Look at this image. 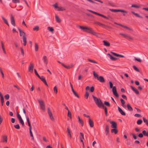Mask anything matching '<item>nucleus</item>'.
Masks as SVG:
<instances>
[{
  "label": "nucleus",
  "instance_id": "obj_52",
  "mask_svg": "<svg viewBox=\"0 0 148 148\" xmlns=\"http://www.w3.org/2000/svg\"><path fill=\"white\" fill-rule=\"evenodd\" d=\"M58 4L57 3H55L53 5V7L56 8H58Z\"/></svg>",
  "mask_w": 148,
  "mask_h": 148
},
{
  "label": "nucleus",
  "instance_id": "obj_62",
  "mask_svg": "<svg viewBox=\"0 0 148 148\" xmlns=\"http://www.w3.org/2000/svg\"><path fill=\"white\" fill-rule=\"evenodd\" d=\"M138 136L140 138H142L143 136V134H142V133H140L138 134Z\"/></svg>",
  "mask_w": 148,
  "mask_h": 148
},
{
  "label": "nucleus",
  "instance_id": "obj_37",
  "mask_svg": "<svg viewBox=\"0 0 148 148\" xmlns=\"http://www.w3.org/2000/svg\"><path fill=\"white\" fill-rule=\"evenodd\" d=\"M127 106L128 110L130 111L132 110V108L130 105L127 104Z\"/></svg>",
  "mask_w": 148,
  "mask_h": 148
},
{
  "label": "nucleus",
  "instance_id": "obj_57",
  "mask_svg": "<svg viewBox=\"0 0 148 148\" xmlns=\"http://www.w3.org/2000/svg\"><path fill=\"white\" fill-rule=\"evenodd\" d=\"M21 51V54L23 56H24V52L23 51V50L22 48L21 47L20 48Z\"/></svg>",
  "mask_w": 148,
  "mask_h": 148
},
{
  "label": "nucleus",
  "instance_id": "obj_53",
  "mask_svg": "<svg viewBox=\"0 0 148 148\" xmlns=\"http://www.w3.org/2000/svg\"><path fill=\"white\" fill-rule=\"evenodd\" d=\"M109 83L110 85V88H113V87L112 83L111 82H109Z\"/></svg>",
  "mask_w": 148,
  "mask_h": 148
},
{
  "label": "nucleus",
  "instance_id": "obj_42",
  "mask_svg": "<svg viewBox=\"0 0 148 148\" xmlns=\"http://www.w3.org/2000/svg\"><path fill=\"white\" fill-rule=\"evenodd\" d=\"M53 91L56 94L58 92L56 86H55L53 88Z\"/></svg>",
  "mask_w": 148,
  "mask_h": 148
},
{
  "label": "nucleus",
  "instance_id": "obj_39",
  "mask_svg": "<svg viewBox=\"0 0 148 148\" xmlns=\"http://www.w3.org/2000/svg\"><path fill=\"white\" fill-rule=\"evenodd\" d=\"M142 122H143V121L139 119V120H138L137 121V124L138 125H140L142 123Z\"/></svg>",
  "mask_w": 148,
  "mask_h": 148
},
{
  "label": "nucleus",
  "instance_id": "obj_35",
  "mask_svg": "<svg viewBox=\"0 0 148 148\" xmlns=\"http://www.w3.org/2000/svg\"><path fill=\"white\" fill-rule=\"evenodd\" d=\"M23 45L24 46H25L26 45V37H23Z\"/></svg>",
  "mask_w": 148,
  "mask_h": 148
},
{
  "label": "nucleus",
  "instance_id": "obj_59",
  "mask_svg": "<svg viewBox=\"0 0 148 148\" xmlns=\"http://www.w3.org/2000/svg\"><path fill=\"white\" fill-rule=\"evenodd\" d=\"M112 91L113 92L116 91V88L115 86H114L113 87Z\"/></svg>",
  "mask_w": 148,
  "mask_h": 148
},
{
  "label": "nucleus",
  "instance_id": "obj_21",
  "mask_svg": "<svg viewBox=\"0 0 148 148\" xmlns=\"http://www.w3.org/2000/svg\"><path fill=\"white\" fill-rule=\"evenodd\" d=\"M131 89L132 90L135 92L136 94H138L139 93V92L137 90L136 88H135L133 86H130Z\"/></svg>",
  "mask_w": 148,
  "mask_h": 148
},
{
  "label": "nucleus",
  "instance_id": "obj_1",
  "mask_svg": "<svg viewBox=\"0 0 148 148\" xmlns=\"http://www.w3.org/2000/svg\"><path fill=\"white\" fill-rule=\"evenodd\" d=\"M77 27L79 28L84 32L90 34L97 37L99 36V33L95 32L94 30L90 27L79 25H77Z\"/></svg>",
  "mask_w": 148,
  "mask_h": 148
},
{
  "label": "nucleus",
  "instance_id": "obj_45",
  "mask_svg": "<svg viewBox=\"0 0 148 148\" xmlns=\"http://www.w3.org/2000/svg\"><path fill=\"white\" fill-rule=\"evenodd\" d=\"M17 117L19 120L21 119L22 118L20 115L18 114V113L17 112Z\"/></svg>",
  "mask_w": 148,
  "mask_h": 148
},
{
  "label": "nucleus",
  "instance_id": "obj_12",
  "mask_svg": "<svg viewBox=\"0 0 148 148\" xmlns=\"http://www.w3.org/2000/svg\"><path fill=\"white\" fill-rule=\"evenodd\" d=\"M88 123L91 127H92L94 126V122L90 118L88 119Z\"/></svg>",
  "mask_w": 148,
  "mask_h": 148
},
{
  "label": "nucleus",
  "instance_id": "obj_47",
  "mask_svg": "<svg viewBox=\"0 0 148 148\" xmlns=\"http://www.w3.org/2000/svg\"><path fill=\"white\" fill-rule=\"evenodd\" d=\"M39 27L38 26H36L33 28V30L34 31H38L39 30Z\"/></svg>",
  "mask_w": 148,
  "mask_h": 148
},
{
  "label": "nucleus",
  "instance_id": "obj_32",
  "mask_svg": "<svg viewBox=\"0 0 148 148\" xmlns=\"http://www.w3.org/2000/svg\"><path fill=\"white\" fill-rule=\"evenodd\" d=\"M38 47L37 43L36 42L35 43V50L36 51L38 50Z\"/></svg>",
  "mask_w": 148,
  "mask_h": 148
},
{
  "label": "nucleus",
  "instance_id": "obj_43",
  "mask_svg": "<svg viewBox=\"0 0 148 148\" xmlns=\"http://www.w3.org/2000/svg\"><path fill=\"white\" fill-rule=\"evenodd\" d=\"M133 67L135 71H136L137 72H139V70L137 68V67L135 66H133Z\"/></svg>",
  "mask_w": 148,
  "mask_h": 148
},
{
  "label": "nucleus",
  "instance_id": "obj_25",
  "mask_svg": "<svg viewBox=\"0 0 148 148\" xmlns=\"http://www.w3.org/2000/svg\"><path fill=\"white\" fill-rule=\"evenodd\" d=\"M1 18H2V19H3V20L4 23L5 24H6V25H7L8 26H9V24L8 23V22L7 21V20L6 19H5L3 16H1Z\"/></svg>",
  "mask_w": 148,
  "mask_h": 148
},
{
  "label": "nucleus",
  "instance_id": "obj_15",
  "mask_svg": "<svg viewBox=\"0 0 148 148\" xmlns=\"http://www.w3.org/2000/svg\"><path fill=\"white\" fill-rule=\"evenodd\" d=\"M19 31L20 35L21 36H23V37H26L25 36V33L23 31H21L20 29H18Z\"/></svg>",
  "mask_w": 148,
  "mask_h": 148
},
{
  "label": "nucleus",
  "instance_id": "obj_11",
  "mask_svg": "<svg viewBox=\"0 0 148 148\" xmlns=\"http://www.w3.org/2000/svg\"><path fill=\"white\" fill-rule=\"evenodd\" d=\"M42 60L43 62L46 65H47L48 64V59L47 57L46 56H44L42 58Z\"/></svg>",
  "mask_w": 148,
  "mask_h": 148
},
{
  "label": "nucleus",
  "instance_id": "obj_19",
  "mask_svg": "<svg viewBox=\"0 0 148 148\" xmlns=\"http://www.w3.org/2000/svg\"><path fill=\"white\" fill-rule=\"evenodd\" d=\"M103 45L104 46L109 47L110 45V43L108 42L106 40H103Z\"/></svg>",
  "mask_w": 148,
  "mask_h": 148
},
{
  "label": "nucleus",
  "instance_id": "obj_60",
  "mask_svg": "<svg viewBox=\"0 0 148 148\" xmlns=\"http://www.w3.org/2000/svg\"><path fill=\"white\" fill-rule=\"evenodd\" d=\"M134 60H135L139 62H141V60L140 58H135Z\"/></svg>",
  "mask_w": 148,
  "mask_h": 148
},
{
  "label": "nucleus",
  "instance_id": "obj_46",
  "mask_svg": "<svg viewBox=\"0 0 148 148\" xmlns=\"http://www.w3.org/2000/svg\"><path fill=\"white\" fill-rule=\"evenodd\" d=\"M14 127L16 129H19L20 128V126L19 124H17L16 125H14Z\"/></svg>",
  "mask_w": 148,
  "mask_h": 148
},
{
  "label": "nucleus",
  "instance_id": "obj_16",
  "mask_svg": "<svg viewBox=\"0 0 148 148\" xmlns=\"http://www.w3.org/2000/svg\"><path fill=\"white\" fill-rule=\"evenodd\" d=\"M95 24H97L100 26L105 27L106 26V25L104 24H102L98 22H95L94 23Z\"/></svg>",
  "mask_w": 148,
  "mask_h": 148
},
{
  "label": "nucleus",
  "instance_id": "obj_13",
  "mask_svg": "<svg viewBox=\"0 0 148 148\" xmlns=\"http://www.w3.org/2000/svg\"><path fill=\"white\" fill-rule=\"evenodd\" d=\"M109 127L108 125H106L105 129V133L106 135H107L109 132Z\"/></svg>",
  "mask_w": 148,
  "mask_h": 148
},
{
  "label": "nucleus",
  "instance_id": "obj_31",
  "mask_svg": "<svg viewBox=\"0 0 148 148\" xmlns=\"http://www.w3.org/2000/svg\"><path fill=\"white\" fill-rule=\"evenodd\" d=\"M67 132L68 133L67 135L68 136H69V137L71 138V135L70 133V131L68 127L67 128Z\"/></svg>",
  "mask_w": 148,
  "mask_h": 148
},
{
  "label": "nucleus",
  "instance_id": "obj_14",
  "mask_svg": "<svg viewBox=\"0 0 148 148\" xmlns=\"http://www.w3.org/2000/svg\"><path fill=\"white\" fill-rule=\"evenodd\" d=\"M97 79L101 83H103L105 82L104 78L102 76L99 77Z\"/></svg>",
  "mask_w": 148,
  "mask_h": 148
},
{
  "label": "nucleus",
  "instance_id": "obj_23",
  "mask_svg": "<svg viewBox=\"0 0 148 148\" xmlns=\"http://www.w3.org/2000/svg\"><path fill=\"white\" fill-rule=\"evenodd\" d=\"M131 12L137 17L141 18H143V17L141 16L140 15L138 14L137 13H136L134 12L133 11Z\"/></svg>",
  "mask_w": 148,
  "mask_h": 148
},
{
  "label": "nucleus",
  "instance_id": "obj_33",
  "mask_svg": "<svg viewBox=\"0 0 148 148\" xmlns=\"http://www.w3.org/2000/svg\"><path fill=\"white\" fill-rule=\"evenodd\" d=\"M1 47H2V49H3V52L5 53H6V52H5V48L4 47V46L3 42L2 41H1Z\"/></svg>",
  "mask_w": 148,
  "mask_h": 148
},
{
  "label": "nucleus",
  "instance_id": "obj_63",
  "mask_svg": "<svg viewBox=\"0 0 148 148\" xmlns=\"http://www.w3.org/2000/svg\"><path fill=\"white\" fill-rule=\"evenodd\" d=\"M104 104L106 106H110V104L109 102H104Z\"/></svg>",
  "mask_w": 148,
  "mask_h": 148
},
{
  "label": "nucleus",
  "instance_id": "obj_6",
  "mask_svg": "<svg viewBox=\"0 0 148 148\" xmlns=\"http://www.w3.org/2000/svg\"><path fill=\"white\" fill-rule=\"evenodd\" d=\"M47 110L50 119L52 120H54V119L53 116V114L50 110L49 108H48Z\"/></svg>",
  "mask_w": 148,
  "mask_h": 148
},
{
  "label": "nucleus",
  "instance_id": "obj_34",
  "mask_svg": "<svg viewBox=\"0 0 148 148\" xmlns=\"http://www.w3.org/2000/svg\"><path fill=\"white\" fill-rule=\"evenodd\" d=\"M88 60L90 62L92 63H94V64H97V62H96V61L93 60H92L91 59H90L89 58L88 59Z\"/></svg>",
  "mask_w": 148,
  "mask_h": 148
},
{
  "label": "nucleus",
  "instance_id": "obj_2",
  "mask_svg": "<svg viewBox=\"0 0 148 148\" xmlns=\"http://www.w3.org/2000/svg\"><path fill=\"white\" fill-rule=\"evenodd\" d=\"M110 10L113 12H121L124 13H127V11L120 9H110Z\"/></svg>",
  "mask_w": 148,
  "mask_h": 148
},
{
  "label": "nucleus",
  "instance_id": "obj_27",
  "mask_svg": "<svg viewBox=\"0 0 148 148\" xmlns=\"http://www.w3.org/2000/svg\"><path fill=\"white\" fill-rule=\"evenodd\" d=\"M3 142L7 143V136H3Z\"/></svg>",
  "mask_w": 148,
  "mask_h": 148
},
{
  "label": "nucleus",
  "instance_id": "obj_55",
  "mask_svg": "<svg viewBox=\"0 0 148 148\" xmlns=\"http://www.w3.org/2000/svg\"><path fill=\"white\" fill-rule=\"evenodd\" d=\"M113 95L116 97H118L119 95L117 94L116 91L113 92Z\"/></svg>",
  "mask_w": 148,
  "mask_h": 148
},
{
  "label": "nucleus",
  "instance_id": "obj_28",
  "mask_svg": "<svg viewBox=\"0 0 148 148\" xmlns=\"http://www.w3.org/2000/svg\"><path fill=\"white\" fill-rule=\"evenodd\" d=\"M116 128H114L111 130V132L112 133H114L115 134L117 133L118 131L116 129Z\"/></svg>",
  "mask_w": 148,
  "mask_h": 148
},
{
  "label": "nucleus",
  "instance_id": "obj_44",
  "mask_svg": "<svg viewBox=\"0 0 148 148\" xmlns=\"http://www.w3.org/2000/svg\"><path fill=\"white\" fill-rule=\"evenodd\" d=\"M62 65L65 68L67 69H69L71 68L70 66H66L63 63H61Z\"/></svg>",
  "mask_w": 148,
  "mask_h": 148
},
{
  "label": "nucleus",
  "instance_id": "obj_36",
  "mask_svg": "<svg viewBox=\"0 0 148 148\" xmlns=\"http://www.w3.org/2000/svg\"><path fill=\"white\" fill-rule=\"evenodd\" d=\"M58 10L59 11H63L65 10V9L64 8L62 7H58Z\"/></svg>",
  "mask_w": 148,
  "mask_h": 148
},
{
  "label": "nucleus",
  "instance_id": "obj_49",
  "mask_svg": "<svg viewBox=\"0 0 148 148\" xmlns=\"http://www.w3.org/2000/svg\"><path fill=\"white\" fill-rule=\"evenodd\" d=\"M12 2L14 3H20V1L19 0H12Z\"/></svg>",
  "mask_w": 148,
  "mask_h": 148
},
{
  "label": "nucleus",
  "instance_id": "obj_54",
  "mask_svg": "<svg viewBox=\"0 0 148 148\" xmlns=\"http://www.w3.org/2000/svg\"><path fill=\"white\" fill-rule=\"evenodd\" d=\"M34 72H35V75H37V76L38 77H39V76H40L38 74V73L36 70V69H34Z\"/></svg>",
  "mask_w": 148,
  "mask_h": 148
},
{
  "label": "nucleus",
  "instance_id": "obj_9",
  "mask_svg": "<svg viewBox=\"0 0 148 148\" xmlns=\"http://www.w3.org/2000/svg\"><path fill=\"white\" fill-rule=\"evenodd\" d=\"M40 107V109L43 112L45 111V107L44 102H39Z\"/></svg>",
  "mask_w": 148,
  "mask_h": 148
},
{
  "label": "nucleus",
  "instance_id": "obj_26",
  "mask_svg": "<svg viewBox=\"0 0 148 148\" xmlns=\"http://www.w3.org/2000/svg\"><path fill=\"white\" fill-rule=\"evenodd\" d=\"M143 135L145 136L148 137V131L145 130H143L142 132Z\"/></svg>",
  "mask_w": 148,
  "mask_h": 148
},
{
  "label": "nucleus",
  "instance_id": "obj_61",
  "mask_svg": "<svg viewBox=\"0 0 148 148\" xmlns=\"http://www.w3.org/2000/svg\"><path fill=\"white\" fill-rule=\"evenodd\" d=\"M94 87L93 86H92L90 88V91L91 92H92L94 91Z\"/></svg>",
  "mask_w": 148,
  "mask_h": 148
},
{
  "label": "nucleus",
  "instance_id": "obj_38",
  "mask_svg": "<svg viewBox=\"0 0 148 148\" xmlns=\"http://www.w3.org/2000/svg\"><path fill=\"white\" fill-rule=\"evenodd\" d=\"M0 96L1 97V102H4V99L3 95L0 92Z\"/></svg>",
  "mask_w": 148,
  "mask_h": 148
},
{
  "label": "nucleus",
  "instance_id": "obj_41",
  "mask_svg": "<svg viewBox=\"0 0 148 148\" xmlns=\"http://www.w3.org/2000/svg\"><path fill=\"white\" fill-rule=\"evenodd\" d=\"M119 34L120 35H121L123 36L124 37H125V38H127V37H128V35L127 34H123L122 33H120Z\"/></svg>",
  "mask_w": 148,
  "mask_h": 148
},
{
  "label": "nucleus",
  "instance_id": "obj_24",
  "mask_svg": "<svg viewBox=\"0 0 148 148\" xmlns=\"http://www.w3.org/2000/svg\"><path fill=\"white\" fill-rule=\"evenodd\" d=\"M55 19L56 21L58 23H60L61 22V20L59 18L58 16L56 14L55 15Z\"/></svg>",
  "mask_w": 148,
  "mask_h": 148
},
{
  "label": "nucleus",
  "instance_id": "obj_56",
  "mask_svg": "<svg viewBox=\"0 0 148 148\" xmlns=\"http://www.w3.org/2000/svg\"><path fill=\"white\" fill-rule=\"evenodd\" d=\"M132 7H134L136 8H139V6L138 5H132Z\"/></svg>",
  "mask_w": 148,
  "mask_h": 148
},
{
  "label": "nucleus",
  "instance_id": "obj_22",
  "mask_svg": "<svg viewBox=\"0 0 148 148\" xmlns=\"http://www.w3.org/2000/svg\"><path fill=\"white\" fill-rule=\"evenodd\" d=\"M93 98L95 102H101L100 99H99L93 95H92Z\"/></svg>",
  "mask_w": 148,
  "mask_h": 148
},
{
  "label": "nucleus",
  "instance_id": "obj_3",
  "mask_svg": "<svg viewBox=\"0 0 148 148\" xmlns=\"http://www.w3.org/2000/svg\"><path fill=\"white\" fill-rule=\"evenodd\" d=\"M87 10L91 12H92V13L95 14H96V15H99V16H101L104 18H106L107 19H108V18L106 17V16H104V15H103V14H100L99 13H97V12H94V11H92L91 10Z\"/></svg>",
  "mask_w": 148,
  "mask_h": 148
},
{
  "label": "nucleus",
  "instance_id": "obj_20",
  "mask_svg": "<svg viewBox=\"0 0 148 148\" xmlns=\"http://www.w3.org/2000/svg\"><path fill=\"white\" fill-rule=\"evenodd\" d=\"M107 55L109 56L110 58L112 60L115 61L117 59L116 58L113 57L109 53Z\"/></svg>",
  "mask_w": 148,
  "mask_h": 148
},
{
  "label": "nucleus",
  "instance_id": "obj_58",
  "mask_svg": "<svg viewBox=\"0 0 148 148\" xmlns=\"http://www.w3.org/2000/svg\"><path fill=\"white\" fill-rule=\"evenodd\" d=\"M134 116L137 117H141V116L140 114H135Z\"/></svg>",
  "mask_w": 148,
  "mask_h": 148
},
{
  "label": "nucleus",
  "instance_id": "obj_7",
  "mask_svg": "<svg viewBox=\"0 0 148 148\" xmlns=\"http://www.w3.org/2000/svg\"><path fill=\"white\" fill-rule=\"evenodd\" d=\"M10 21L11 24L14 26H15V21L14 18L12 15L10 16Z\"/></svg>",
  "mask_w": 148,
  "mask_h": 148
},
{
  "label": "nucleus",
  "instance_id": "obj_17",
  "mask_svg": "<svg viewBox=\"0 0 148 148\" xmlns=\"http://www.w3.org/2000/svg\"><path fill=\"white\" fill-rule=\"evenodd\" d=\"M118 109L119 112L120 113L123 115H125V112H124L123 110L119 107H118Z\"/></svg>",
  "mask_w": 148,
  "mask_h": 148
},
{
  "label": "nucleus",
  "instance_id": "obj_8",
  "mask_svg": "<svg viewBox=\"0 0 148 148\" xmlns=\"http://www.w3.org/2000/svg\"><path fill=\"white\" fill-rule=\"evenodd\" d=\"M108 121H109L110 123L111 124V127L113 128H116V124L114 121H109V120H108Z\"/></svg>",
  "mask_w": 148,
  "mask_h": 148
},
{
  "label": "nucleus",
  "instance_id": "obj_18",
  "mask_svg": "<svg viewBox=\"0 0 148 148\" xmlns=\"http://www.w3.org/2000/svg\"><path fill=\"white\" fill-rule=\"evenodd\" d=\"M78 122L82 126H83L84 125V122L82 119H80L79 116H78Z\"/></svg>",
  "mask_w": 148,
  "mask_h": 148
},
{
  "label": "nucleus",
  "instance_id": "obj_48",
  "mask_svg": "<svg viewBox=\"0 0 148 148\" xmlns=\"http://www.w3.org/2000/svg\"><path fill=\"white\" fill-rule=\"evenodd\" d=\"M89 96V93L87 92H86L85 95V97L86 99H87L88 97Z\"/></svg>",
  "mask_w": 148,
  "mask_h": 148
},
{
  "label": "nucleus",
  "instance_id": "obj_29",
  "mask_svg": "<svg viewBox=\"0 0 148 148\" xmlns=\"http://www.w3.org/2000/svg\"><path fill=\"white\" fill-rule=\"evenodd\" d=\"M92 73H93L94 77L95 78H97V79L98 78V77H99L98 76V75L96 73L95 71H93Z\"/></svg>",
  "mask_w": 148,
  "mask_h": 148
},
{
  "label": "nucleus",
  "instance_id": "obj_5",
  "mask_svg": "<svg viewBox=\"0 0 148 148\" xmlns=\"http://www.w3.org/2000/svg\"><path fill=\"white\" fill-rule=\"evenodd\" d=\"M96 104L99 108H103L105 106L103 102H95Z\"/></svg>",
  "mask_w": 148,
  "mask_h": 148
},
{
  "label": "nucleus",
  "instance_id": "obj_50",
  "mask_svg": "<svg viewBox=\"0 0 148 148\" xmlns=\"http://www.w3.org/2000/svg\"><path fill=\"white\" fill-rule=\"evenodd\" d=\"M67 115H68V116L69 117H70V119L71 118V112L69 111V110H68V111Z\"/></svg>",
  "mask_w": 148,
  "mask_h": 148
},
{
  "label": "nucleus",
  "instance_id": "obj_4",
  "mask_svg": "<svg viewBox=\"0 0 148 148\" xmlns=\"http://www.w3.org/2000/svg\"><path fill=\"white\" fill-rule=\"evenodd\" d=\"M34 66L33 64L32 63H30V65L28 67V71L31 73L33 72Z\"/></svg>",
  "mask_w": 148,
  "mask_h": 148
},
{
  "label": "nucleus",
  "instance_id": "obj_10",
  "mask_svg": "<svg viewBox=\"0 0 148 148\" xmlns=\"http://www.w3.org/2000/svg\"><path fill=\"white\" fill-rule=\"evenodd\" d=\"M38 77L41 79V80L42 82L44 83L45 85L47 86H48V84L46 82V80L43 76H40L39 77Z\"/></svg>",
  "mask_w": 148,
  "mask_h": 148
},
{
  "label": "nucleus",
  "instance_id": "obj_30",
  "mask_svg": "<svg viewBox=\"0 0 148 148\" xmlns=\"http://www.w3.org/2000/svg\"><path fill=\"white\" fill-rule=\"evenodd\" d=\"M144 122L148 126V121L145 117H143V118Z\"/></svg>",
  "mask_w": 148,
  "mask_h": 148
},
{
  "label": "nucleus",
  "instance_id": "obj_64",
  "mask_svg": "<svg viewBox=\"0 0 148 148\" xmlns=\"http://www.w3.org/2000/svg\"><path fill=\"white\" fill-rule=\"evenodd\" d=\"M11 121L12 123H14L15 121V119L13 118H12L11 119Z\"/></svg>",
  "mask_w": 148,
  "mask_h": 148
},
{
  "label": "nucleus",
  "instance_id": "obj_40",
  "mask_svg": "<svg viewBox=\"0 0 148 148\" xmlns=\"http://www.w3.org/2000/svg\"><path fill=\"white\" fill-rule=\"evenodd\" d=\"M47 29L50 31L52 32L54 31V29L52 27H47Z\"/></svg>",
  "mask_w": 148,
  "mask_h": 148
},
{
  "label": "nucleus",
  "instance_id": "obj_51",
  "mask_svg": "<svg viewBox=\"0 0 148 148\" xmlns=\"http://www.w3.org/2000/svg\"><path fill=\"white\" fill-rule=\"evenodd\" d=\"M9 95L8 94H6L5 96V98L6 100H8L9 99Z\"/></svg>",
  "mask_w": 148,
  "mask_h": 148
}]
</instances>
